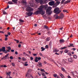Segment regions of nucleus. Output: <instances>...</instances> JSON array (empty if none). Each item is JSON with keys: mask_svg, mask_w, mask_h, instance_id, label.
I'll return each mask as SVG.
<instances>
[{"mask_svg": "<svg viewBox=\"0 0 78 78\" xmlns=\"http://www.w3.org/2000/svg\"><path fill=\"white\" fill-rule=\"evenodd\" d=\"M40 8H38V10L35 12L34 14L38 15V14H41V15H44L45 14V11H44V8L46 9L48 7L47 6L41 5L40 6Z\"/></svg>", "mask_w": 78, "mask_h": 78, "instance_id": "nucleus-1", "label": "nucleus"}, {"mask_svg": "<svg viewBox=\"0 0 78 78\" xmlns=\"http://www.w3.org/2000/svg\"><path fill=\"white\" fill-rule=\"evenodd\" d=\"M61 12V11L59 10V8L57 7L54 9V12L56 13V14H59Z\"/></svg>", "mask_w": 78, "mask_h": 78, "instance_id": "nucleus-2", "label": "nucleus"}, {"mask_svg": "<svg viewBox=\"0 0 78 78\" xmlns=\"http://www.w3.org/2000/svg\"><path fill=\"white\" fill-rule=\"evenodd\" d=\"M52 9V8L51 7H49L46 10V13L48 14H51L52 13V12L51 11V10Z\"/></svg>", "mask_w": 78, "mask_h": 78, "instance_id": "nucleus-3", "label": "nucleus"}, {"mask_svg": "<svg viewBox=\"0 0 78 78\" xmlns=\"http://www.w3.org/2000/svg\"><path fill=\"white\" fill-rule=\"evenodd\" d=\"M26 6L27 7L26 9L27 11V12H31V11H33V9L31 8L30 6H27V5Z\"/></svg>", "mask_w": 78, "mask_h": 78, "instance_id": "nucleus-4", "label": "nucleus"}, {"mask_svg": "<svg viewBox=\"0 0 78 78\" xmlns=\"http://www.w3.org/2000/svg\"><path fill=\"white\" fill-rule=\"evenodd\" d=\"M47 0H40V2L41 5H44V4H46L47 3Z\"/></svg>", "mask_w": 78, "mask_h": 78, "instance_id": "nucleus-5", "label": "nucleus"}, {"mask_svg": "<svg viewBox=\"0 0 78 78\" xmlns=\"http://www.w3.org/2000/svg\"><path fill=\"white\" fill-rule=\"evenodd\" d=\"M26 76L28 78H33V77L32 75L28 73L26 74Z\"/></svg>", "mask_w": 78, "mask_h": 78, "instance_id": "nucleus-6", "label": "nucleus"}, {"mask_svg": "<svg viewBox=\"0 0 78 78\" xmlns=\"http://www.w3.org/2000/svg\"><path fill=\"white\" fill-rule=\"evenodd\" d=\"M37 59L39 60H41V57L38 58L37 57H35V59L34 60V61L36 62H38V60H37Z\"/></svg>", "mask_w": 78, "mask_h": 78, "instance_id": "nucleus-7", "label": "nucleus"}, {"mask_svg": "<svg viewBox=\"0 0 78 78\" xmlns=\"http://www.w3.org/2000/svg\"><path fill=\"white\" fill-rule=\"evenodd\" d=\"M26 14L28 15V16H32V15L33 14V12H29L28 13L26 12Z\"/></svg>", "mask_w": 78, "mask_h": 78, "instance_id": "nucleus-8", "label": "nucleus"}, {"mask_svg": "<svg viewBox=\"0 0 78 78\" xmlns=\"http://www.w3.org/2000/svg\"><path fill=\"white\" fill-rule=\"evenodd\" d=\"M55 3V2L54 1H51L49 2V4L50 6H53Z\"/></svg>", "mask_w": 78, "mask_h": 78, "instance_id": "nucleus-9", "label": "nucleus"}, {"mask_svg": "<svg viewBox=\"0 0 78 78\" xmlns=\"http://www.w3.org/2000/svg\"><path fill=\"white\" fill-rule=\"evenodd\" d=\"M38 64L37 65V66L39 67H42V64L41 62H38Z\"/></svg>", "mask_w": 78, "mask_h": 78, "instance_id": "nucleus-10", "label": "nucleus"}, {"mask_svg": "<svg viewBox=\"0 0 78 78\" xmlns=\"http://www.w3.org/2000/svg\"><path fill=\"white\" fill-rule=\"evenodd\" d=\"M5 51V47H2V48L0 49V51Z\"/></svg>", "mask_w": 78, "mask_h": 78, "instance_id": "nucleus-11", "label": "nucleus"}, {"mask_svg": "<svg viewBox=\"0 0 78 78\" xmlns=\"http://www.w3.org/2000/svg\"><path fill=\"white\" fill-rule=\"evenodd\" d=\"M60 19H62L63 18H64V14L63 13H61L60 15Z\"/></svg>", "mask_w": 78, "mask_h": 78, "instance_id": "nucleus-12", "label": "nucleus"}, {"mask_svg": "<svg viewBox=\"0 0 78 78\" xmlns=\"http://www.w3.org/2000/svg\"><path fill=\"white\" fill-rule=\"evenodd\" d=\"M54 16L55 17L56 19H61V18H60V16H58L56 14L55 15H54Z\"/></svg>", "mask_w": 78, "mask_h": 78, "instance_id": "nucleus-13", "label": "nucleus"}, {"mask_svg": "<svg viewBox=\"0 0 78 78\" xmlns=\"http://www.w3.org/2000/svg\"><path fill=\"white\" fill-rule=\"evenodd\" d=\"M63 63H65V64H67L68 63V61H67V59H63Z\"/></svg>", "mask_w": 78, "mask_h": 78, "instance_id": "nucleus-14", "label": "nucleus"}, {"mask_svg": "<svg viewBox=\"0 0 78 78\" xmlns=\"http://www.w3.org/2000/svg\"><path fill=\"white\" fill-rule=\"evenodd\" d=\"M22 3H23L24 5H25L26 6H27V2H26V1L25 0H23L22 1Z\"/></svg>", "mask_w": 78, "mask_h": 78, "instance_id": "nucleus-15", "label": "nucleus"}, {"mask_svg": "<svg viewBox=\"0 0 78 78\" xmlns=\"http://www.w3.org/2000/svg\"><path fill=\"white\" fill-rule=\"evenodd\" d=\"M8 49L7 50L8 51V52H10V50H11V48L10 47H7Z\"/></svg>", "mask_w": 78, "mask_h": 78, "instance_id": "nucleus-16", "label": "nucleus"}, {"mask_svg": "<svg viewBox=\"0 0 78 78\" xmlns=\"http://www.w3.org/2000/svg\"><path fill=\"white\" fill-rule=\"evenodd\" d=\"M12 1L13 3L17 4V1H18V0H12Z\"/></svg>", "mask_w": 78, "mask_h": 78, "instance_id": "nucleus-17", "label": "nucleus"}, {"mask_svg": "<svg viewBox=\"0 0 78 78\" xmlns=\"http://www.w3.org/2000/svg\"><path fill=\"white\" fill-rule=\"evenodd\" d=\"M59 41H60V43H64V42H65V41H64V39H62L60 40Z\"/></svg>", "mask_w": 78, "mask_h": 78, "instance_id": "nucleus-18", "label": "nucleus"}, {"mask_svg": "<svg viewBox=\"0 0 78 78\" xmlns=\"http://www.w3.org/2000/svg\"><path fill=\"white\" fill-rule=\"evenodd\" d=\"M53 52H58V51H59V50H58L57 49H54Z\"/></svg>", "mask_w": 78, "mask_h": 78, "instance_id": "nucleus-19", "label": "nucleus"}, {"mask_svg": "<svg viewBox=\"0 0 78 78\" xmlns=\"http://www.w3.org/2000/svg\"><path fill=\"white\" fill-rule=\"evenodd\" d=\"M7 3L8 4H9V5H12L13 4V3H12V2L11 1H9V2Z\"/></svg>", "mask_w": 78, "mask_h": 78, "instance_id": "nucleus-20", "label": "nucleus"}, {"mask_svg": "<svg viewBox=\"0 0 78 78\" xmlns=\"http://www.w3.org/2000/svg\"><path fill=\"white\" fill-rule=\"evenodd\" d=\"M56 5H59L60 4V2L59 1H57L56 3Z\"/></svg>", "mask_w": 78, "mask_h": 78, "instance_id": "nucleus-21", "label": "nucleus"}, {"mask_svg": "<svg viewBox=\"0 0 78 78\" xmlns=\"http://www.w3.org/2000/svg\"><path fill=\"white\" fill-rule=\"evenodd\" d=\"M59 75L60 76H61L62 78H64V76H63V75H62V73H60Z\"/></svg>", "mask_w": 78, "mask_h": 78, "instance_id": "nucleus-22", "label": "nucleus"}, {"mask_svg": "<svg viewBox=\"0 0 78 78\" xmlns=\"http://www.w3.org/2000/svg\"><path fill=\"white\" fill-rule=\"evenodd\" d=\"M3 14H6V12L4 10L2 11Z\"/></svg>", "mask_w": 78, "mask_h": 78, "instance_id": "nucleus-23", "label": "nucleus"}, {"mask_svg": "<svg viewBox=\"0 0 78 78\" xmlns=\"http://www.w3.org/2000/svg\"><path fill=\"white\" fill-rule=\"evenodd\" d=\"M41 51H44V50H45V48H44L43 47H41Z\"/></svg>", "mask_w": 78, "mask_h": 78, "instance_id": "nucleus-24", "label": "nucleus"}, {"mask_svg": "<svg viewBox=\"0 0 78 78\" xmlns=\"http://www.w3.org/2000/svg\"><path fill=\"white\" fill-rule=\"evenodd\" d=\"M68 61L69 62H72V59L71 58H69L68 59Z\"/></svg>", "mask_w": 78, "mask_h": 78, "instance_id": "nucleus-25", "label": "nucleus"}, {"mask_svg": "<svg viewBox=\"0 0 78 78\" xmlns=\"http://www.w3.org/2000/svg\"><path fill=\"white\" fill-rule=\"evenodd\" d=\"M69 45H70V47H75L74 46H73V44H72V43H70L69 44Z\"/></svg>", "mask_w": 78, "mask_h": 78, "instance_id": "nucleus-26", "label": "nucleus"}, {"mask_svg": "<svg viewBox=\"0 0 78 78\" xmlns=\"http://www.w3.org/2000/svg\"><path fill=\"white\" fill-rule=\"evenodd\" d=\"M70 0L67 1L65 2V3H70Z\"/></svg>", "mask_w": 78, "mask_h": 78, "instance_id": "nucleus-27", "label": "nucleus"}, {"mask_svg": "<svg viewBox=\"0 0 78 78\" xmlns=\"http://www.w3.org/2000/svg\"><path fill=\"white\" fill-rule=\"evenodd\" d=\"M12 65L13 67L15 66V63H14V62L12 63Z\"/></svg>", "mask_w": 78, "mask_h": 78, "instance_id": "nucleus-28", "label": "nucleus"}, {"mask_svg": "<svg viewBox=\"0 0 78 78\" xmlns=\"http://www.w3.org/2000/svg\"><path fill=\"white\" fill-rule=\"evenodd\" d=\"M11 73V72H9V73H7V76H8V75H9H9H10L9 74H10Z\"/></svg>", "mask_w": 78, "mask_h": 78, "instance_id": "nucleus-29", "label": "nucleus"}, {"mask_svg": "<svg viewBox=\"0 0 78 78\" xmlns=\"http://www.w3.org/2000/svg\"><path fill=\"white\" fill-rule=\"evenodd\" d=\"M44 27L46 29H48V27L46 25H44Z\"/></svg>", "mask_w": 78, "mask_h": 78, "instance_id": "nucleus-30", "label": "nucleus"}, {"mask_svg": "<svg viewBox=\"0 0 78 78\" xmlns=\"http://www.w3.org/2000/svg\"><path fill=\"white\" fill-rule=\"evenodd\" d=\"M31 69H29L28 71V73H29V74L30 73H31Z\"/></svg>", "mask_w": 78, "mask_h": 78, "instance_id": "nucleus-31", "label": "nucleus"}, {"mask_svg": "<svg viewBox=\"0 0 78 78\" xmlns=\"http://www.w3.org/2000/svg\"><path fill=\"white\" fill-rule=\"evenodd\" d=\"M62 70L63 72H65V69H64V68L63 67H62Z\"/></svg>", "mask_w": 78, "mask_h": 78, "instance_id": "nucleus-32", "label": "nucleus"}, {"mask_svg": "<svg viewBox=\"0 0 78 78\" xmlns=\"http://www.w3.org/2000/svg\"><path fill=\"white\" fill-rule=\"evenodd\" d=\"M5 53H7L8 52V50H5V51H4Z\"/></svg>", "mask_w": 78, "mask_h": 78, "instance_id": "nucleus-33", "label": "nucleus"}, {"mask_svg": "<svg viewBox=\"0 0 78 78\" xmlns=\"http://www.w3.org/2000/svg\"><path fill=\"white\" fill-rule=\"evenodd\" d=\"M40 70H41V72H45L44 69H41Z\"/></svg>", "mask_w": 78, "mask_h": 78, "instance_id": "nucleus-34", "label": "nucleus"}, {"mask_svg": "<svg viewBox=\"0 0 78 78\" xmlns=\"http://www.w3.org/2000/svg\"><path fill=\"white\" fill-rule=\"evenodd\" d=\"M35 1L36 2H37V3H40L41 0H35Z\"/></svg>", "mask_w": 78, "mask_h": 78, "instance_id": "nucleus-35", "label": "nucleus"}, {"mask_svg": "<svg viewBox=\"0 0 78 78\" xmlns=\"http://www.w3.org/2000/svg\"><path fill=\"white\" fill-rule=\"evenodd\" d=\"M22 59L23 61H26V60H27V59H26V58H25L24 57H23Z\"/></svg>", "mask_w": 78, "mask_h": 78, "instance_id": "nucleus-36", "label": "nucleus"}, {"mask_svg": "<svg viewBox=\"0 0 78 78\" xmlns=\"http://www.w3.org/2000/svg\"><path fill=\"white\" fill-rule=\"evenodd\" d=\"M65 48H66V47H65L63 48H61V50H63V49H65Z\"/></svg>", "mask_w": 78, "mask_h": 78, "instance_id": "nucleus-37", "label": "nucleus"}, {"mask_svg": "<svg viewBox=\"0 0 78 78\" xmlns=\"http://www.w3.org/2000/svg\"><path fill=\"white\" fill-rule=\"evenodd\" d=\"M20 22H24V21L22 19H20Z\"/></svg>", "mask_w": 78, "mask_h": 78, "instance_id": "nucleus-38", "label": "nucleus"}, {"mask_svg": "<svg viewBox=\"0 0 78 78\" xmlns=\"http://www.w3.org/2000/svg\"><path fill=\"white\" fill-rule=\"evenodd\" d=\"M50 39V38L49 37H48L46 39V41H49Z\"/></svg>", "mask_w": 78, "mask_h": 78, "instance_id": "nucleus-39", "label": "nucleus"}, {"mask_svg": "<svg viewBox=\"0 0 78 78\" xmlns=\"http://www.w3.org/2000/svg\"><path fill=\"white\" fill-rule=\"evenodd\" d=\"M65 1V0H62L61 2V3H62H62H63Z\"/></svg>", "mask_w": 78, "mask_h": 78, "instance_id": "nucleus-40", "label": "nucleus"}, {"mask_svg": "<svg viewBox=\"0 0 78 78\" xmlns=\"http://www.w3.org/2000/svg\"><path fill=\"white\" fill-rule=\"evenodd\" d=\"M53 76L55 77V78L56 77V76H57V75L56 74H53Z\"/></svg>", "mask_w": 78, "mask_h": 78, "instance_id": "nucleus-41", "label": "nucleus"}, {"mask_svg": "<svg viewBox=\"0 0 78 78\" xmlns=\"http://www.w3.org/2000/svg\"><path fill=\"white\" fill-rule=\"evenodd\" d=\"M73 57L74 58H76L77 57L76 56V55H73Z\"/></svg>", "mask_w": 78, "mask_h": 78, "instance_id": "nucleus-42", "label": "nucleus"}, {"mask_svg": "<svg viewBox=\"0 0 78 78\" xmlns=\"http://www.w3.org/2000/svg\"><path fill=\"white\" fill-rule=\"evenodd\" d=\"M41 75L42 76H45V74H44V73H41Z\"/></svg>", "mask_w": 78, "mask_h": 78, "instance_id": "nucleus-43", "label": "nucleus"}, {"mask_svg": "<svg viewBox=\"0 0 78 78\" xmlns=\"http://www.w3.org/2000/svg\"><path fill=\"white\" fill-rule=\"evenodd\" d=\"M68 51L67 49L65 50L64 51V52H65V53H67V52H68Z\"/></svg>", "mask_w": 78, "mask_h": 78, "instance_id": "nucleus-44", "label": "nucleus"}, {"mask_svg": "<svg viewBox=\"0 0 78 78\" xmlns=\"http://www.w3.org/2000/svg\"><path fill=\"white\" fill-rule=\"evenodd\" d=\"M68 55H69V56H72V55L71 54V53H70V52L68 53Z\"/></svg>", "mask_w": 78, "mask_h": 78, "instance_id": "nucleus-45", "label": "nucleus"}, {"mask_svg": "<svg viewBox=\"0 0 78 78\" xmlns=\"http://www.w3.org/2000/svg\"><path fill=\"white\" fill-rule=\"evenodd\" d=\"M39 54L41 56H43V55H42L41 53H39Z\"/></svg>", "mask_w": 78, "mask_h": 78, "instance_id": "nucleus-46", "label": "nucleus"}, {"mask_svg": "<svg viewBox=\"0 0 78 78\" xmlns=\"http://www.w3.org/2000/svg\"><path fill=\"white\" fill-rule=\"evenodd\" d=\"M10 59L12 60L13 59V57H12V56L10 57Z\"/></svg>", "mask_w": 78, "mask_h": 78, "instance_id": "nucleus-47", "label": "nucleus"}, {"mask_svg": "<svg viewBox=\"0 0 78 78\" xmlns=\"http://www.w3.org/2000/svg\"><path fill=\"white\" fill-rule=\"evenodd\" d=\"M8 55H9V54L8 53L6 55H5V58H7V57H8Z\"/></svg>", "mask_w": 78, "mask_h": 78, "instance_id": "nucleus-48", "label": "nucleus"}, {"mask_svg": "<svg viewBox=\"0 0 78 78\" xmlns=\"http://www.w3.org/2000/svg\"><path fill=\"white\" fill-rule=\"evenodd\" d=\"M18 47H19V48H20V47H21V44H20L18 45Z\"/></svg>", "mask_w": 78, "mask_h": 78, "instance_id": "nucleus-49", "label": "nucleus"}, {"mask_svg": "<svg viewBox=\"0 0 78 78\" xmlns=\"http://www.w3.org/2000/svg\"><path fill=\"white\" fill-rule=\"evenodd\" d=\"M28 64H27L26 63L24 64V66H28Z\"/></svg>", "mask_w": 78, "mask_h": 78, "instance_id": "nucleus-50", "label": "nucleus"}, {"mask_svg": "<svg viewBox=\"0 0 78 78\" xmlns=\"http://www.w3.org/2000/svg\"><path fill=\"white\" fill-rule=\"evenodd\" d=\"M33 56H37V54H33Z\"/></svg>", "mask_w": 78, "mask_h": 78, "instance_id": "nucleus-51", "label": "nucleus"}, {"mask_svg": "<svg viewBox=\"0 0 78 78\" xmlns=\"http://www.w3.org/2000/svg\"><path fill=\"white\" fill-rule=\"evenodd\" d=\"M8 35H9V36H10L11 35V33L8 32Z\"/></svg>", "mask_w": 78, "mask_h": 78, "instance_id": "nucleus-52", "label": "nucleus"}, {"mask_svg": "<svg viewBox=\"0 0 78 78\" xmlns=\"http://www.w3.org/2000/svg\"><path fill=\"white\" fill-rule=\"evenodd\" d=\"M15 55H17L18 54V52H17V51H16L15 52Z\"/></svg>", "mask_w": 78, "mask_h": 78, "instance_id": "nucleus-53", "label": "nucleus"}, {"mask_svg": "<svg viewBox=\"0 0 78 78\" xmlns=\"http://www.w3.org/2000/svg\"><path fill=\"white\" fill-rule=\"evenodd\" d=\"M11 52H14V50L12 49L11 50Z\"/></svg>", "mask_w": 78, "mask_h": 78, "instance_id": "nucleus-54", "label": "nucleus"}, {"mask_svg": "<svg viewBox=\"0 0 78 78\" xmlns=\"http://www.w3.org/2000/svg\"><path fill=\"white\" fill-rule=\"evenodd\" d=\"M30 5L31 6H32V7L33 6V3H31Z\"/></svg>", "mask_w": 78, "mask_h": 78, "instance_id": "nucleus-55", "label": "nucleus"}, {"mask_svg": "<svg viewBox=\"0 0 78 78\" xmlns=\"http://www.w3.org/2000/svg\"><path fill=\"white\" fill-rule=\"evenodd\" d=\"M30 58L31 60H33V58L32 57H30Z\"/></svg>", "mask_w": 78, "mask_h": 78, "instance_id": "nucleus-56", "label": "nucleus"}, {"mask_svg": "<svg viewBox=\"0 0 78 78\" xmlns=\"http://www.w3.org/2000/svg\"><path fill=\"white\" fill-rule=\"evenodd\" d=\"M45 48H48V45H46L45 46Z\"/></svg>", "mask_w": 78, "mask_h": 78, "instance_id": "nucleus-57", "label": "nucleus"}, {"mask_svg": "<svg viewBox=\"0 0 78 78\" xmlns=\"http://www.w3.org/2000/svg\"><path fill=\"white\" fill-rule=\"evenodd\" d=\"M73 51H75L76 50V48H73Z\"/></svg>", "mask_w": 78, "mask_h": 78, "instance_id": "nucleus-58", "label": "nucleus"}, {"mask_svg": "<svg viewBox=\"0 0 78 78\" xmlns=\"http://www.w3.org/2000/svg\"><path fill=\"white\" fill-rule=\"evenodd\" d=\"M55 55H59V53L58 54L57 52L55 53Z\"/></svg>", "mask_w": 78, "mask_h": 78, "instance_id": "nucleus-59", "label": "nucleus"}, {"mask_svg": "<svg viewBox=\"0 0 78 78\" xmlns=\"http://www.w3.org/2000/svg\"><path fill=\"white\" fill-rule=\"evenodd\" d=\"M8 40V38L6 37L5 39V41H7Z\"/></svg>", "mask_w": 78, "mask_h": 78, "instance_id": "nucleus-60", "label": "nucleus"}, {"mask_svg": "<svg viewBox=\"0 0 78 78\" xmlns=\"http://www.w3.org/2000/svg\"><path fill=\"white\" fill-rule=\"evenodd\" d=\"M0 33H2L3 34H4V32L2 31H0Z\"/></svg>", "mask_w": 78, "mask_h": 78, "instance_id": "nucleus-61", "label": "nucleus"}, {"mask_svg": "<svg viewBox=\"0 0 78 78\" xmlns=\"http://www.w3.org/2000/svg\"><path fill=\"white\" fill-rule=\"evenodd\" d=\"M5 36L6 37H8V35H5Z\"/></svg>", "mask_w": 78, "mask_h": 78, "instance_id": "nucleus-62", "label": "nucleus"}, {"mask_svg": "<svg viewBox=\"0 0 78 78\" xmlns=\"http://www.w3.org/2000/svg\"><path fill=\"white\" fill-rule=\"evenodd\" d=\"M34 27H37V24H35L34 25Z\"/></svg>", "mask_w": 78, "mask_h": 78, "instance_id": "nucleus-63", "label": "nucleus"}, {"mask_svg": "<svg viewBox=\"0 0 78 78\" xmlns=\"http://www.w3.org/2000/svg\"><path fill=\"white\" fill-rule=\"evenodd\" d=\"M68 78H71V77H70V76H68Z\"/></svg>", "mask_w": 78, "mask_h": 78, "instance_id": "nucleus-64", "label": "nucleus"}]
</instances>
